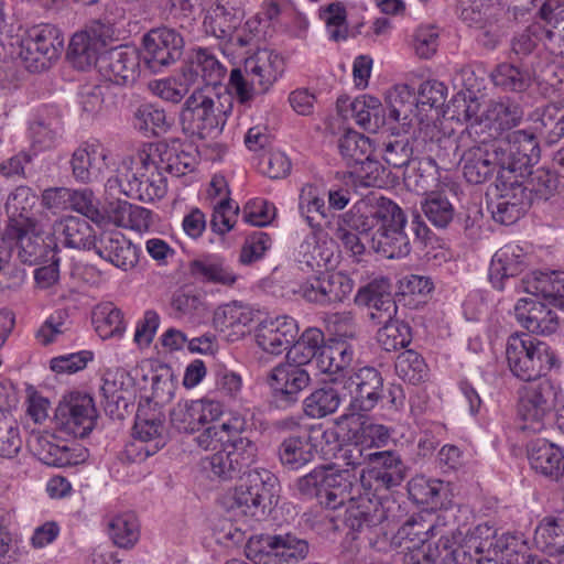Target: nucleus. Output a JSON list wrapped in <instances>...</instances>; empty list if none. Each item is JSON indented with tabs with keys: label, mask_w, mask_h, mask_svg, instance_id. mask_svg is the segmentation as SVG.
<instances>
[{
	"label": "nucleus",
	"mask_w": 564,
	"mask_h": 564,
	"mask_svg": "<svg viewBox=\"0 0 564 564\" xmlns=\"http://www.w3.org/2000/svg\"><path fill=\"white\" fill-rule=\"evenodd\" d=\"M406 223L402 208L389 198L361 200L341 215L335 236L354 256L362 254L367 242L386 258H403L411 251Z\"/></svg>",
	"instance_id": "obj_1"
},
{
	"label": "nucleus",
	"mask_w": 564,
	"mask_h": 564,
	"mask_svg": "<svg viewBox=\"0 0 564 564\" xmlns=\"http://www.w3.org/2000/svg\"><path fill=\"white\" fill-rule=\"evenodd\" d=\"M476 142L462 155L463 174L470 184H482L495 172L523 176L540 155L534 134L525 130L509 132L505 138L484 137Z\"/></svg>",
	"instance_id": "obj_2"
},
{
	"label": "nucleus",
	"mask_w": 564,
	"mask_h": 564,
	"mask_svg": "<svg viewBox=\"0 0 564 564\" xmlns=\"http://www.w3.org/2000/svg\"><path fill=\"white\" fill-rule=\"evenodd\" d=\"M107 187L141 202H153L166 193V178L156 162L145 149L124 159L118 167L117 175L107 181Z\"/></svg>",
	"instance_id": "obj_3"
},
{
	"label": "nucleus",
	"mask_w": 564,
	"mask_h": 564,
	"mask_svg": "<svg viewBox=\"0 0 564 564\" xmlns=\"http://www.w3.org/2000/svg\"><path fill=\"white\" fill-rule=\"evenodd\" d=\"M283 72L284 59L280 54L268 48L258 50L241 67L231 69L228 90L240 104H247L257 95L268 93Z\"/></svg>",
	"instance_id": "obj_4"
},
{
	"label": "nucleus",
	"mask_w": 564,
	"mask_h": 564,
	"mask_svg": "<svg viewBox=\"0 0 564 564\" xmlns=\"http://www.w3.org/2000/svg\"><path fill=\"white\" fill-rule=\"evenodd\" d=\"M506 357L510 371L523 381L540 380L549 370L561 366L546 343L525 333L509 336Z\"/></svg>",
	"instance_id": "obj_5"
},
{
	"label": "nucleus",
	"mask_w": 564,
	"mask_h": 564,
	"mask_svg": "<svg viewBox=\"0 0 564 564\" xmlns=\"http://www.w3.org/2000/svg\"><path fill=\"white\" fill-rule=\"evenodd\" d=\"M436 525L425 521L421 516H412L398 529L393 542L403 549V564H435L445 553V558L454 554V542L441 535L435 545L430 535H435Z\"/></svg>",
	"instance_id": "obj_6"
},
{
	"label": "nucleus",
	"mask_w": 564,
	"mask_h": 564,
	"mask_svg": "<svg viewBox=\"0 0 564 564\" xmlns=\"http://www.w3.org/2000/svg\"><path fill=\"white\" fill-rule=\"evenodd\" d=\"M226 118L227 111L221 108L219 98L197 87L183 104L180 124L191 138L213 139L221 133Z\"/></svg>",
	"instance_id": "obj_7"
},
{
	"label": "nucleus",
	"mask_w": 564,
	"mask_h": 564,
	"mask_svg": "<svg viewBox=\"0 0 564 564\" xmlns=\"http://www.w3.org/2000/svg\"><path fill=\"white\" fill-rule=\"evenodd\" d=\"M279 480L268 469L250 470L234 492L232 508L256 520L262 519L278 503Z\"/></svg>",
	"instance_id": "obj_8"
},
{
	"label": "nucleus",
	"mask_w": 564,
	"mask_h": 564,
	"mask_svg": "<svg viewBox=\"0 0 564 564\" xmlns=\"http://www.w3.org/2000/svg\"><path fill=\"white\" fill-rule=\"evenodd\" d=\"M308 542L296 532L261 534L249 540L247 556L258 564H293L304 560Z\"/></svg>",
	"instance_id": "obj_9"
},
{
	"label": "nucleus",
	"mask_w": 564,
	"mask_h": 564,
	"mask_svg": "<svg viewBox=\"0 0 564 564\" xmlns=\"http://www.w3.org/2000/svg\"><path fill=\"white\" fill-rule=\"evenodd\" d=\"M18 55L25 68L43 72L58 58L64 46L59 30L51 24L33 26L19 40Z\"/></svg>",
	"instance_id": "obj_10"
},
{
	"label": "nucleus",
	"mask_w": 564,
	"mask_h": 564,
	"mask_svg": "<svg viewBox=\"0 0 564 564\" xmlns=\"http://www.w3.org/2000/svg\"><path fill=\"white\" fill-rule=\"evenodd\" d=\"M556 387L546 378L523 387L520 391L518 414L523 431L540 432L551 415L556 398Z\"/></svg>",
	"instance_id": "obj_11"
},
{
	"label": "nucleus",
	"mask_w": 564,
	"mask_h": 564,
	"mask_svg": "<svg viewBox=\"0 0 564 564\" xmlns=\"http://www.w3.org/2000/svg\"><path fill=\"white\" fill-rule=\"evenodd\" d=\"M404 517L401 505L393 498H371L369 494L352 499L345 511V523L352 531L361 532L383 521L398 523Z\"/></svg>",
	"instance_id": "obj_12"
},
{
	"label": "nucleus",
	"mask_w": 564,
	"mask_h": 564,
	"mask_svg": "<svg viewBox=\"0 0 564 564\" xmlns=\"http://www.w3.org/2000/svg\"><path fill=\"white\" fill-rule=\"evenodd\" d=\"M184 39L180 32L166 26L154 28L142 36L140 55L145 67L161 73L183 55Z\"/></svg>",
	"instance_id": "obj_13"
},
{
	"label": "nucleus",
	"mask_w": 564,
	"mask_h": 564,
	"mask_svg": "<svg viewBox=\"0 0 564 564\" xmlns=\"http://www.w3.org/2000/svg\"><path fill=\"white\" fill-rule=\"evenodd\" d=\"M97 414L93 398L88 394L70 393L55 411V429L74 437H85L95 427Z\"/></svg>",
	"instance_id": "obj_14"
},
{
	"label": "nucleus",
	"mask_w": 564,
	"mask_h": 564,
	"mask_svg": "<svg viewBox=\"0 0 564 564\" xmlns=\"http://www.w3.org/2000/svg\"><path fill=\"white\" fill-rule=\"evenodd\" d=\"M310 373L300 365L280 364L269 372L267 379L271 389L272 403L281 410L291 409L299 402L300 393L310 384Z\"/></svg>",
	"instance_id": "obj_15"
},
{
	"label": "nucleus",
	"mask_w": 564,
	"mask_h": 564,
	"mask_svg": "<svg viewBox=\"0 0 564 564\" xmlns=\"http://www.w3.org/2000/svg\"><path fill=\"white\" fill-rule=\"evenodd\" d=\"M340 382L349 392L354 411H371L384 397L383 377L373 367H362L348 377L343 373Z\"/></svg>",
	"instance_id": "obj_16"
},
{
	"label": "nucleus",
	"mask_w": 564,
	"mask_h": 564,
	"mask_svg": "<svg viewBox=\"0 0 564 564\" xmlns=\"http://www.w3.org/2000/svg\"><path fill=\"white\" fill-rule=\"evenodd\" d=\"M8 227L7 235L14 240L19 259L26 264L48 261L56 253V241L52 234L44 236L35 223H25Z\"/></svg>",
	"instance_id": "obj_17"
},
{
	"label": "nucleus",
	"mask_w": 564,
	"mask_h": 564,
	"mask_svg": "<svg viewBox=\"0 0 564 564\" xmlns=\"http://www.w3.org/2000/svg\"><path fill=\"white\" fill-rule=\"evenodd\" d=\"M133 379L124 369L107 370L102 377L100 392L107 415L122 420L133 406Z\"/></svg>",
	"instance_id": "obj_18"
},
{
	"label": "nucleus",
	"mask_w": 564,
	"mask_h": 564,
	"mask_svg": "<svg viewBox=\"0 0 564 564\" xmlns=\"http://www.w3.org/2000/svg\"><path fill=\"white\" fill-rule=\"evenodd\" d=\"M223 414V405L213 400L200 399L181 401L170 412L173 427L183 433H195L202 426L217 421Z\"/></svg>",
	"instance_id": "obj_19"
},
{
	"label": "nucleus",
	"mask_w": 564,
	"mask_h": 564,
	"mask_svg": "<svg viewBox=\"0 0 564 564\" xmlns=\"http://www.w3.org/2000/svg\"><path fill=\"white\" fill-rule=\"evenodd\" d=\"M141 55L130 47L119 46L101 54L99 73L109 82L128 86L133 84L139 74Z\"/></svg>",
	"instance_id": "obj_20"
},
{
	"label": "nucleus",
	"mask_w": 564,
	"mask_h": 564,
	"mask_svg": "<svg viewBox=\"0 0 564 564\" xmlns=\"http://www.w3.org/2000/svg\"><path fill=\"white\" fill-rule=\"evenodd\" d=\"M297 332L299 327L293 317L267 318L256 328V341L265 352L280 355L294 343Z\"/></svg>",
	"instance_id": "obj_21"
},
{
	"label": "nucleus",
	"mask_w": 564,
	"mask_h": 564,
	"mask_svg": "<svg viewBox=\"0 0 564 564\" xmlns=\"http://www.w3.org/2000/svg\"><path fill=\"white\" fill-rule=\"evenodd\" d=\"M529 267V256L519 245H506L498 249L490 263L489 281L499 291Z\"/></svg>",
	"instance_id": "obj_22"
},
{
	"label": "nucleus",
	"mask_w": 564,
	"mask_h": 564,
	"mask_svg": "<svg viewBox=\"0 0 564 564\" xmlns=\"http://www.w3.org/2000/svg\"><path fill=\"white\" fill-rule=\"evenodd\" d=\"M54 434L32 433L28 447L42 463L53 467H67L85 460L84 452L56 443Z\"/></svg>",
	"instance_id": "obj_23"
},
{
	"label": "nucleus",
	"mask_w": 564,
	"mask_h": 564,
	"mask_svg": "<svg viewBox=\"0 0 564 564\" xmlns=\"http://www.w3.org/2000/svg\"><path fill=\"white\" fill-rule=\"evenodd\" d=\"M107 150L98 142H85L72 154V174L76 181L88 184L99 181L107 170Z\"/></svg>",
	"instance_id": "obj_24"
},
{
	"label": "nucleus",
	"mask_w": 564,
	"mask_h": 564,
	"mask_svg": "<svg viewBox=\"0 0 564 564\" xmlns=\"http://www.w3.org/2000/svg\"><path fill=\"white\" fill-rule=\"evenodd\" d=\"M226 74L225 66L219 62L215 53L207 47L193 48L188 64L184 67L183 76L187 84H205L216 87L221 83Z\"/></svg>",
	"instance_id": "obj_25"
},
{
	"label": "nucleus",
	"mask_w": 564,
	"mask_h": 564,
	"mask_svg": "<svg viewBox=\"0 0 564 564\" xmlns=\"http://www.w3.org/2000/svg\"><path fill=\"white\" fill-rule=\"evenodd\" d=\"M95 251L123 271L133 269L139 261V249L119 231L102 232L97 239Z\"/></svg>",
	"instance_id": "obj_26"
},
{
	"label": "nucleus",
	"mask_w": 564,
	"mask_h": 564,
	"mask_svg": "<svg viewBox=\"0 0 564 564\" xmlns=\"http://www.w3.org/2000/svg\"><path fill=\"white\" fill-rule=\"evenodd\" d=\"M521 291L541 297L550 305L564 310V272H538L525 275L519 285Z\"/></svg>",
	"instance_id": "obj_27"
},
{
	"label": "nucleus",
	"mask_w": 564,
	"mask_h": 564,
	"mask_svg": "<svg viewBox=\"0 0 564 564\" xmlns=\"http://www.w3.org/2000/svg\"><path fill=\"white\" fill-rule=\"evenodd\" d=\"M527 455L532 469L552 480L564 474V453L561 447L545 438H536L527 445Z\"/></svg>",
	"instance_id": "obj_28"
},
{
	"label": "nucleus",
	"mask_w": 564,
	"mask_h": 564,
	"mask_svg": "<svg viewBox=\"0 0 564 564\" xmlns=\"http://www.w3.org/2000/svg\"><path fill=\"white\" fill-rule=\"evenodd\" d=\"M517 321L531 333L550 335L558 328L556 313L546 304L532 299H520L514 306Z\"/></svg>",
	"instance_id": "obj_29"
},
{
	"label": "nucleus",
	"mask_w": 564,
	"mask_h": 564,
	"mask_svg": "<svg viewBox=\"0 0 564 564\" xmlns=\"http://www.w3.org/2000/svg\"><path fill=\"white\" fill-rule=\"evenodd\" d=\"M53 239L66 248L89 250L95 249L97 239L90 224L80 217L67 216L55 221L52 231Z\"/></svg>",
	"instance_id": "obj_30"
},
{
	"label": "nucleus",
	"mask_w": 564,
	"mask_h": 564,
	"mask_svg": "<svg viewBox=\"0 0 564 564\" xmlns=\"http://www.w3.org/2000/svg\"><path fill=\"white\" fill-rule=\"evenodd\" d=\"M243 19V11L236 0H217L206 13L204 26L217 39L231 37Z\"/></svg>",
	"instance_id": "obj_31"
},
{
	"label": "nucleus",
	"mask_w": 564,
	"mask_h": 564,
	"mask_svg": "<svg viewBox=\"0 0 564 564\" xmlns=\"http://www.w3.org/2000/svg\"><path fill=\"white\" fill-rule=\"evenodd\" d=\"M252 321V310L234 301L216 308L213 325L218 332L224 333L228 340L236 341L246 335V328Z\"/></svg>",
	"instance_id": "obj_32"
},
{
	"label": "nucleus",
	"mask_w": 564,
	"mask_h": 564,
	"mask_svg": "<svg viewBox=\"0 0 564 564\" xmlns=\"http://www.w3.org/2000/svg\"><path fill=\"white\" fill-rule=\"evenodd\" d=\"M149 402L147 400V404H139L133 427L138 440L143 444L139 451L144 453V457L154 455L165 444L162 437L163 419L161 413L149 412Z\"/></svg>",
	"instance_id": "obj_33"
},
{
	"label": "nucleus",
	"mask_w": 564,
	"mask_h": 564,
	"mask_svg": "<svg viewBox=\"0 0 564 564\" xmlns=\"http://www.w3.org/2000/svg\"><path fill=\"white\" fill-rule=\"evenodd\" d=\"M188 271L195 281L205 284L232 286L238 280L237 273L226 260L216 254L194 259L188 264Z\"/></svg>",
	"instance_id": "obj_34"
},
{
	"label": "nucleus",
	"mask_w": 564,
	"mask_h": 564,
	"mask_svg": "<svg viewBox=\"0 0 564 564\" xmlns=\"http://www.w3.org/2000/svg\"><path fill=\"white\" fill-rule=\"evenodd\" d=\"M522 118L523 110L518 102L509 98L490 101L484 111L485 128L491 131L488 139L499 138L503 131L516 128Z\"/></svg>",
	"instance_id": "obj_35"
},
{
	"label": "nucleus",
	"mask_w": 564,
	"mask_h": 564,
	"mask_svg": "<svg viewBox=\"0 0 564 564\" xmlns=\"http://www.w3.org/2000/svg\"><path fill=\"white\" fill-rule=\"evenodd\" d=\"M339 383L340 378L336 377L314 389L302 402L304 414L310 419H323L334 414L343 399L337 387Z\"/></svg>",
	"instance_id": "obj_36"
},
{
	"label": "nucleus",
	"mask_w": 564,
	"mask_h": 564,
	"mask_svg": "<svg viewBox=\"0 0 564 564\" xmlns=\"http://www.w3.org/2000/svg\"><path fill=\"white\" fill-rule=\"evenodd\" d=\"M535 77L532 63H500L490 74L495 86L505 91L523 93L529 89Z\"/></svg>",
	"instance_id": "obj_37"
},
{
	"label": "nucleus",
	"mask_w": 564,
	"mask_h": 564,
	"mask_svg": "<svg viewBox=\"0 0 564 564\" xmlns=\"http://www.w3.org/2000/svg\"><path fill=\"white\" fill-rule=\"evenodd\" d=\"M154 162H156L159 170L174 175H184L191 169V155L181 149L177 140L170 142L161 141L155 144H149L145 148Z\"/></svg>",
	"instance_id": "obj_38"
},
{
	"label": "nucleus",
	"mask_w": 564,
	"mask_h": 564,
	"mask_svg": "<svg viewBox=\"0 0 564 564\" xmlns=\"http://www.w3.org/2000/svg\"><path fill=\"white\" fill-rule=\"evenodd\" d=\"M243 426L242 419L234 417L230 433L223 447L230 458L231 467L234 466L238 474L249 467L257 457V446L243 435Z\"/></svg>",
	"instance_id": "obj_39"
},
{
	"label": "nucleus",
	"mask_w": 564,
	"mask_h": 564,
	"mask_svg": "<svg viewBox=\"0 0 564 564\" xmlns=\"http://www.w3.org/2000/svg\"><path fill=\"white\" fill-rule=\"evenodd\" d=\"M352 479L348 470H334L327 467L321 506L332 510L347 506L356 498L352 496Z\"/></svg>",
	"instance_id": "obj_40"
},
{
	"label": "nucleus",
	"mask_w": 564,
	"mask_h": 564,
	"mask_svg": "<svg viewBox=\"0 0 564 564\" xmlns=\"http://www.w3.org/2000/svg\"><path fill=\"white\" fill-rule=\"evenodd\" d=\"M276 456L285 469L296 471L313 460V445L306 436L290 435L279 444Z\"/></svg>",
	"instance_id": "obj_41"
},
{
	"label": "nucleus",
	"mask_w": 564,
	"mask_h": 564,
	"mask_svg": "<svg viewBox=\"0 0 564 564\" xmlns=\"http://www.w3.org/2000/svg\"><path fill=\"white\" fill-rule=\"evenodd\" d=\"M345 117L352 118L358 126L370 132H376L387 123L384 108L380 100L372 96L355 99L349 109L345 110Z\"/></svg>",
	"instance_id": "obj_42"
},
{
	"label": "nucleus",
	"mask_w": 564,
	"mask_h": 564,
	"mask_svg": "<svg viewBox=\"0 0 564 564\" xmlns=\"http://www.w3.org/2000/svg\"><path fill=\"white\" fill-rule=\"evenodd\" d=\"M389 113L387 120L401 122L403 127L412 124L416 116L417 101L414 91L408 85H398L387 96Z\"/></svg>",
	"instance_id": "obj_43"
},
{
	"label": "nucleus",
	"mask_w": 564,
	"mask_h": 564,
	"mask_svg": "<svg viewBox=\"0 0 564 564\" xmlns=\"http://www.w3.org/2000/svg\"><path fill=\"white\" fill-rule=\"evenodd\" d=\"M104 52L89 40L88 35L77 32L70 39L67 59L78 70H87L93 66L99 68V62Z\"/></svg>",
	"instance_id": "obj_44"
},
{
	"label": "nucleus",
	"mask_w": 564,
	"mask_h": 564,
	"mask_svg": "<svg viewBox=\"0 0 564 564\" xmlns=\"http://www.w3.org/2000/svg\"><path fill=\"white\" fill-rule=\"evenodd\" d=\"M488 196L498 197L503 200H510L523 209H528L532 204L530 193L525 185L518 180L517 173H498L492 187L488 189Z\"/></svg>",
	"instance_id": "obj_45"
},
{
	"label": "nucleus",
	"mask_w": 564,
	"mask_h": 564,
	"mask_svg": "<svg viewBox=\"0 0 564 564\" xmlns=\"http://www.w3.org/2000/svg\"><path fill=\"white\" fill-rule=\"evenodd\" d=\"M413 143L409 135L392 134L381 143V156L390 167H406L414 160Z\"/></svg>",
	"instance_id": "obj_46"
},
{
	"label": "nucleus",
	"mask_w": 564,
	"mask_h": 564,
	"mask_svg": "<svg viewBox=\"0 0 564 564\" xmlns=\"http://www.w3.org/2000/svg\"><path fill=\"white\" fill-rule=\"evenodd\" d=\"M108 534L118 547H132L140 536V525L135 514L124 512L112 517L108 522Z\"/></svg>",
	"instance_id": "obj_47"
},
{
	"label": "nucleus",
	"mask_w": 564,
	"mask_h": 564,
	"mask_svg": "<svg viewBox=\"0 0 564 564\" xmlns=\"http://www.w3.org/2000/svg\"><path fill=\"white\" fill-rule=\"evenodd\" d=\"M339 152L347 166L352 170L355 165L372 155V142L368 137L356 131H348L338 140Z\"/></svg>",
	"instance_id": "obj_48"
},
{
	"label": "nucleus",
	"mask_w": 564,
	"mask_h": 564,
	"mask_svg": "<svg viewBox=\"0 0 564 564\" xmlns=\"http://www.w3.org/2000/svg\"><path fill=\"white\" fill-rule=\"evenodd\" d=\"M323 343V332L318 328H308L289 349L288 358L293 361L292 364L303 367L315 359Z\"/></svg>",
	"instance_id": "obj_49"
},
{
	"label": "nucleus",
	"mask_w": 564,
	"mask_h": 564,
	"mask_svg": "<svg viewBox=\"0 0 564 564\" xmlns=\"http://www.w3.org/2000/svg\"><path fill=\"white\" fill-rule=\"evenodd\" d=\"M446 485L440 479L416 477L409 484L410 496L419 503L438 508L443 506L446 495Z\"/></svg>",
	"instance_id": "obj_50"
},
{
	"label": "nucleus",
	"mask_w": 564,
	"mask_h": 564,
	"mask_svg": "<svg viewBox=\"0 0 564 564\" xmlns=\"http://www.w3.org/2000/svg\"><path fill=\"white\" fill-rule=\"evenodd\" d=\"M299 209L312 228H319L321 221L328 218L325 200L318 195L317 188L306 184L300 194Z\"/></svg>",
	"instance_id": "obj_51"
},
{
	"label": "nucleus",
	"mask_w": 564,
	"mask_h": 564,
	"mask_svg": "<svg viewBox=\"0 0 564 564\" xmlns=\"http://www.w3.org/2000/svg\"><path fill=\"white\" fill-rule=\"evenodd\" d=\"M131 122L134 129L141 132H164L171 127L165 111L152 104L138 106L132 113Z\"/></svg>",
	"instance_id": "obj_52"
},
{
	"label": "nucleus",
	"mask_w": 564,
	"mask_h": 564,
	"mask_svg": "<svg viewBox=\"0 0 564 564\" xmlns=\"http://www.w3.org/2000/svg\"><path fill=\"white\" fill-rule=\"evenodd\" d=\"M535 540L550 554L564 553V516L545 518L535 531Z\"/></svg>",
	"instance_id": "obj_53"
},
{
	"label": "nucleus",
	"mask_w": 564,
	"mask_h": 564,
	"mask_svg": "<svg viewBox=\"0 0 564 564\" xmlns=\"http://www.w3.org/2000/svg\"><path fill=\"white\" fill-rule=\"evenodd\" d=\"M36 196L31 192L29 187L20 186L13 193H11L6 203V209L9 214V226L21 225L25 219V223H35L30 217V212L34 206Z\"/></svg>",
	"instance_id": "obj_54"
},
{
	"label": "nucleus",
	"mask_w": 564,
	"mask_h": 564,
	"mask_svg": "<svg viewBox=\"0 0 564 564\" xmlns=\"http://www.w3.org/2000/svg\"><path fill=\"white\" fill-rule=\"evenodd\" d=\"M394 368L398 377L411 384H417L427 378L429 368L425 360L412 349L398 356Z\"/></svg>",
	"instance_id": "obj_55"
},
{
	"label": "nucleus",
	"mask_w": 564,
	"mask_h": 564,
	"mask_svg": "<svg viewBox=\"0 0 564 564\" xmlns=\"http://www.w3.org/2000/svg\"><path fill=\"white\" fill-rule=\"evenodd\" d=\"M348 174L355 184L362 187H383L388 183L389 175L387 169L372 155L355 165Z\"/></svg>",
	"instance_id": "obj_56"
},
{
	"label": "nucleus",
	"mask_w": 564,
	"mask_h": 564,
	"mask_svg": "<svg viewBox=\"0 0 564 564\" xmlns=\"http://www.w3.org/2000/svg\"><path fill=\"white\" fill-rule=\"evenodd\" d=\"M382 327L377 333V340L387 351L404 348L412 340L411 327L394 317L388 323H381Z\"/></svg>",
	"instance_id": "obj_57"
},
{
	"label": "nucleus",
	"mask_w": 564,
	"mask_h": 564,
	"mask_svg": "<svg viewBox=\"0 0 564 564\" xmlns=\"http://www.w3.org/2000/svg\"><path fill=\"white\" fill-rule=\"evenodd\" d=\"M171 310L175 318L196 322L206 313L205 304L197 294L177 290L171 299Z\"/></svg>",
	"instance_id": "obj_58"
},
{
	"label": "nucleus",
	"mask_w": 564,
	"mask_h": 564,
	"mask_svg": "<svg viewBox=\"0 0 564 564\" xmlns=\"http://www.w3.org/2000/svg\"><path fill=\"white\" fill-rule=\"evenodd\" d=\"M454 106L458 117H462L465 121L469 122L467 130L470 135H477L482 138L485 122L484 112L479 116L480 104L474 94L468 96L459 93L457 94Z\"/></svg>",
	"instance_id": "obj_59"
},
{
	"label": "nucleus",
	"mask_w": 564,
	"mask_h": 564,
	"mask_svg": "<svg viewBox=\"0 0 564 564\" xmlns=\"http://www.w3.org/2000/svg\"><path fill=\"white\" fill-rule=\"evenodd\" d=\"M333 252L321 245L315 235L308 236L299 247V261L313 271L326 269L332 261Z\"/></svg>",
	"instance_id": "obj_60"
},
{
	"label": "nucleus",
	"mask_w": 564,
	"mask_h": 564,
	"mask_svg": "<svg viewBox=\"0 0 564 564\" xmlns=\"http://www.w3.org/2000/svg\"><path fill=\"white\" fill-rule=\"evenodd\" d=\"M378 302H380L386 310L388 307L387 313H391V283L387 278H380L370 281L366 285L361 286L355 296V303L359 306L371 303L376 304Z\"/></svg>",
	"instance_id": "obj_61"
},
{
	"label": "nucleus",
	"mask_w": 564,
	"mask_h": 564,
	"mask_svg": "<svg viewBox=\"0 0 564 564\" xmlns=\"http://www.w3.org/2000/svg\"><path fill=\"white\" fill-rule=\"evenodd\" d=\"M540 133L547 143H556L564 137V106L549 104L540 116Z\"/></svg>",
	"instance_id": "obj_62"
},
{
	"label": "nucleus",
	"mask_w": 564,
	"mask_h": 564,
	"mask_svg": "<svg viewBox=\"0 0 564 564\" xmlns=\"http://www.w3.org/2000/svg\"><path fill=\"white\" fill-rule=\"evenodd\" d=\"M426 218L437 228H446L454 219L455 210L451 202L441 194H431L422 203Z\"/></svg>",
	"instance_id": "obj_63"
},
{
	"label": "nucleus",
	"mask_w": 564,
	"mask_h": 564,
	"mask_svg": "<svg viewBox=\"0 0 564 564\" xmlns=\"http://www.w3.org/2000/svg\"><path fill=\"white\" fill-rule=\"evenodd\" d=\"M524 185L532 199L534 195L540 199L546 200L557 191L558 180L553 172L538 167L536 170L529 171Z\"/></svg>",
	"instance_id": "obj_64"
}]
</instances>
